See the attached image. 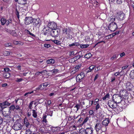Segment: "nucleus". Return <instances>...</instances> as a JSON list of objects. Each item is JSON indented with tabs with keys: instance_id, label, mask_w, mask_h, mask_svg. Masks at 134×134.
Wrapping results in <instances>:
<instances>
[{
	"instance_id": "nucleus-2",
	"label": "nucleus",
	"mask_w": 134,
	"mask_h": 134,
	"mask_svg": "<svg viewBox=\"0 0 134 134\" xmlns=\"http://www.w3.org/2000/svg\"><path fill=\"white\" fill-rule=\"evenodd\" d=\"M33 29L36 28L39 29L41 25V20L39 18L34 19L32 23Z\"/></svg>"
},
{
	"instance_id": "nucleus-45",
	"label": "nucleus",
	"mask_w": 134,
	"mask_h": 134,
	"mask_svg": "<svg viewBox=\"0 0 134 134\" xmlns=\"http://www.w3.org/2000/svg\"><path fill=\"white\" fill-rule=\"evenodd\" d=\"M7 22L6 23V24L7 25H8L9 23H11L12 22V20L11 19H9L7 20H6Z\"/></svg>"
},
{
	"instance_id": "nucleus-62",
	"label": "nucleus",
	"mask_w": 134,
	"mask_h": 134,
	"mask_svg": "<svg viewBox=\"0 0 134 134\" xmlns=\"http://www.w3.org/2000/svg\"><path fill=\"white\" fill-rule=\"evenodd\" d=\"M122 71H121L120 73L119 72H117L115 73L114 74V75L115 76H117L119 75L120 73H122Z\"/></svg>"
},
{
	"instance_id": "nucleus-3",
	"label": "nucleus",
	"mask_w": 134,
	"mask_h": 134,
	"mask_svg": "<svg viewBox=\"0 0 134 134\" xmlns=\"http://www.w3.org/2000/svg\"><path fill=\"white\" fill-rule=\"evenodd\" d=\"M122 100V98L119 94H114L113 96V100L116 104L120 103Z\"/></svg>"
},
{
	"instance_id": "nucleus-13",
	"label": "nucleus",
	"mask_w": 134,
	"mask_h": 134,
	"mask_svg": "<svg viewBox=\"0 0 134 134\" xmlns=\"http://www.w3.org/2000/svg\"><path fill=\"white\" fill-rule=\"evenodd\" d=\"M110 122L109 119V118L105 119L102 122V125L103 126H105V127L107 126L108 125L109 123Z\"/></svg>"
},
{
	"instance_id": "nucleus-17",
	"label": "nucleus",
	"mask_w": 134,
	"mask_h": 134,
	"mask_svg": "<svg viewBox=\"0 0 134 134\" xmlns=\"http://www.w3.org/2000/svg\"><path fill=\"white\" fill-rule=\"evenodd\" d=\"M79 116L76 118L75 117V116H69L68 118V121H71L72 120H73V122L74 121V120L76 119L77 118V117Z\"/></svg>"
},
{
	"instance_id": "nucleus-61",
	"label": "nucleus",
	"mask_w": 134,
	"mask_h": 134,
	"mask_svg": "<svg viewBox=\"0 0 134 134\" xmlns=\"http://www.w3.org/2000/svg\"><path fill=\"white\" fill-rule=\"evenodd\" d=\"M120 56L121 57H122L123 56H124L125 55V53L124 52H123L121 53L120 54Z\"/></svg>"
},
{
	"instance_id": "nucleus-16",
	"label": "nucleus",
	"mask_w": 134,
	"mask_h": 134,
	"mask_svg": "<svg viewBox=\"0 0 134 134\" xmlns=\"http://www.w3.org/2000/svg\"><path fill=\"white\" fill-rule=\"evenodd\" d=\"M24 124L26 127H29V126H30V123L29 122L26 118H25L24 119Z\"/></svg>"
},
{
	"instance_id": "nucleus-20",
	"label": "nucleus",
	"mask_w": 134,
	"mask_h": 134,
	"mask_svg": "<svg viewBox=\"0 0 134 134\" xmlns=\"http://www.w3.org/2000/svg\"><path fill=\"white\" fill-rule=\"evenodd\" d=\"M32 111V116L35 118H36L37 116V113L35 110H33Z\"/></svg>"
},
{
	"instance_id": "nucleus-56",
	"label": "nucleus",
	"mask_w": 134,
	"mask_h": 134,
	"mask_svg": "<svg viewBox=\"0 0 134 134\" xmlns=\"http://www.w3.org/2000/svg\"><path fill=\"white\" fill-rule=\"evenodd\" d=\"M9 70V69L7 68H5L4 69V71L5 72L8 71Z\"/></svg>"
},
{
	"instance_id": "nucleus-43",
	"label": "nucleus",
	"mask_w": 134,
	"mask_h": 134,
	"mask_svg": "<svg viewBox=\"0 0 134 134\" xmlns=\"http://www.w3.org/2000/svg\"><path fill=\"white\" fill-rule=\"evenodd\" d=\"M22 80H23V79L22 78H20L19 79L17 78L16 79L15 81L17 82H21Z\"/></svg>"
},
{
	"instance_id": "nucleus-7",
	"label": "nucleus",
	"mask_w": 134,
	"mask_h": 134,
	"mask_svg": "<svg viewBox=\"0 0 134 134\" xmlns=\"http://www.w3.org/2000/svg\"><path fill=\"white\" fill-rule=\"evenodd\" d=\"M118 19L121 21L123 20L125 18V14L122 11H119L117 13Z\"/></svg>"
},
{
	"instance_id": "nucleus-54",
	"label": "nucleus",
	"mask_w": 134,
	"mask_h": 134,
	"mask_svg": "<svg viewBox=\"0 0 134 134\" xmlns=\"http://www.w3.org/2000/svg\"><path fill=\"white\" fill-rule=\"evenodd\" d=\"M43 88H44L45 87H47L49 84L47 82H45L43 84Z\"/></svg>"
},
{
	"instance_id": "nucleus-40",
	"label": "nucleus",
	"mask_w": 134,
	"mask_h": 134,
	"mask_svg": "<svg viewBox=\"0 0 134 134\" xmlns=\"http://www.w3.org/2000/svg\"><path fill=\"white\" fill-rule=\"evenodd\" d=\"M71 34H68V35L67 36V38L69 39H72V36L71 35Z\"/></svg>"
},
{
	"instance_id": "nucleus-52",
	"label": "nucleus",
	"mask_w": 134,
	"mask_h": 134,
	"mask_svg": "<svg viewBox=\"0 0 134 134\" xmlns=\"http://www.w3.org/2000/svg\"><path fill=\"white\" fill-rule=\"evenodd\" d=\"M44 71H43L41 72H38L36 73V75H40L42 73H43Z\"/></svg>"
},
{
	"instance_id": "nucleus-24",
	"label": "nucleus",
	"mask_w": 134,
	"mask_h": 134,
	"mask_svg": "<svg viewBox=\"0 0 134 134\" xmlns=\"http://www.w3.org/2000/svg\"><path fill=\"white\" fill-rule=\"evenodd\" d=\"M15 108V107L14 105H12L10 106L8 109L10 113H11L10 110L14 111Z\"/></svg>"
},
{
	"instance_id": "nucleus-27",
	"label": "nucleus",
	"mask_w": 134,
	"mask_h": 134,
	"mask_svg": "<svg viewBox=\"0 0 134 134\" xmlns=\"http://www.w3.org/2000/svg\"><path fill=\"white\" fill-rule=\"evenodd\" d=\"M3 106H4L5 105L9 106L10 104V103L8 102L7 101H6L1 103Z\"/></svg>"
},
{
	"instance_id": "nucleus-48",
	"label": "nucleus",
	"mask_w": 134,
	"mask_h": 134,
	"mask_svg": "<svg viewBox=\"0 0 134 134\" xmlns=\"http://www.w3.org/2000/svg\"><path fill=\"white\" fill-rule=\"evenodd\" d=\"M80 104H76V106L74 107H76L77 108V111L80 108Z\"/></svg>"
},
{
	"instance_id": "nucleus-22",
	"label": "nucleus",
	"mask_w": 134,
	"mask_h": 134,
	"mask_svg": "<svg viewBox=\"0 0 134 134\" xmlns=\"http://www.w3.org/2000/svg\"><path fill=\"white\" fill-rule=\"evenodd\" d=\"M130 77L132 79H134V70L131 71L130 74Z\"/></svg>"
},
{
	"instance_id": "nucleus-60",
	"label": "nucleus",
	"mask_w": 134,
	"mask_h": 134,
	"mask_svg": "<svg viewBox=\"0 0 134 134\" xmlns=\"http://www.w3.org/2000/svg\"><path fill=\"white\" fill-rule=\"evenodd\" d=\"M17 42H18L17 45H22L23 44V43L21 41H17Z\"/></svg>"
},
{
	"instance_id": "nucleus-38",
	"label": "nucleus",
	"mask_w": 134,
	"mask_h": 134,
	"mask_svg": "<svg viewBox=\"0 0 134 134\" xmlns=\"http://www.w3.org/2000/svg\"><path fill=\"white\" fill-rule=\"evenodd\" d=\"M53 113V111L50 110H49L48 111V115H49L52 116Z\"/></svg>"
},
{
	"instance_id": "nucleus-33",
	"label": "nucleus",
	"mask_w": 134,
	"mask_h": 134,
	"mask_svg": "<svg viewBox=\"0 0 134 134\" xmlns=\"http://www.w3.org/2000/svg\"><path fill=\"white\" fill-rule=\"evenodd\" d=\"M92 54L91 53H89L86 54L85 56V57L87 58H89L91 56Z\"/></svg>"
},
{
	"instance_id": "nucleus-4",
	"label": "nucleus",
	"mask_w": 134,
	"mask_h": 134,
	"mask_svg": "<svg viewBox=\"0 0 134 134\" xmlns=\"http://www.w3.org/2000/svg\"><path fill=\"white\" fill-rule=\"evenodd\" d=\"M60 32V30L59 29L52 30L51 31V35L53 37H57L59 35Z\"/></svg>"
},
{
	"instance_id": "nucleus-25",
	"label": "nucleus",
	"mask_w": 134,
	"mask_h": 134,
	"mask_svg": "<svg viewBox=\"0 0 134 134\" xmlns=\"http://www.w3.org/2000/svg\"><path fill=\"white\" fill-rule=\"evenodd\" d=\"M1 24L2 25H4L7 22L6 19L3 18H1Z\"/></svg>"
},
{
	"instance_id": "nucleus-53",
	"label": "nucleus",
	"mask_w": 134,
	"mask_h": 134,
	"mask_svg": "<svg viewBox=\"0 0 134 134\" xmlns=\"http://www.w3.org/2000/svg\"><path fill=\"white\" fill-rule=\"evenodd\" d=\"M15 14L16 15H17V17L18 19L19 18V12L18 11L17 9H16V11H15Z\"/></svg>"
},
{
	"instance_id": "nucleus-49",
	"label": "nucleus",
	"mask_w": 134,
	"mask_h": 134,
	"mask_svg": "<svg viewBox=\"0 0 134 134\" xmlns=\"http://www.w3.org/2000/svg\"><path fill=\"white\" fill-rule=\"evenodd\" d=\"M43 86V85H42V84H41L38 87L36 88V90H42L44 88L43 87L42 88V89H41V88L42 87V86Z\"/></svg>"
},
{
	"instance_id": "nucleus-18",
	"label": "nucleus",
	"mask_w": 134,
	"mask_h": 134,
	"mask_svg": "<svg viewBox=\"0 0 134 134\" xmlns=\"http://www.w3.org/2000/svg\"><path fill=\"white\" fill-rule=\"evenodd\" d=\"M3 75L4 77L8 78L10 77V74L8 72H5L3 73Z\"/></svg>"
},
{
	"instance_id": "nucleus-6",
	"label": "nucleus",
	"mask_w": 134,
	"mask_h": 134,
	"mask_svg": "<svg viewBox=\"0 0 134 134\" xmlns=\"http://www.w3.org/2000/svg\"><path fill=\"white\" fill-rule=\"evenodd\" d=\"M15 130H18L21 129L22 126L18 122V121H16L12 127Z\"/></svg>"
},
{
	"instance_id": "nucleus-23",
	"label": "nucleus",
	"mask_w": 134,
	"mask_h": 134,
	"mask_svg": "<svg viewBox=\"0 0 134 134\" xmlns=\"http://www.w3.org/2000/svg\"><path fill=\"white\" fill-rule=\"evenodd\" d=\"M47 64H53L55 62V61L54 60L52 59L48 60L47 61Z\"/></svg>"
},
{
	"instance_id": "nucleus-58",
	"label": "nucleus",
	"mask_w": 134,
	"mask_h": 134,
	"mask_svg": "<svg viewBox=\"0 0 134 134\" xmlns=\"http://www.w3.org/2000/svg\"><path fill=\"white\" fill-rule=\"evenodd\" d=\"M122 2L121 0H117L116 1V3L118 4H121Z\"/></svg>"
},
{
	"instance_id": "nucleus-28",
	"label": "nucleus",
	"mask_w": 134,
	"mask_h": 134,
	"mask_svg": "<svg viewBox=\"0 0 134 134\" xmlns=\"http://www.w3.org/2000/svg\"><path fill=\"white\" fill-rule=\"evenodd\" d=\"M80 45L79 43L78 42H74L72 43V44H69V46L70 47H71L73 46H79Z\"/></svg>"
},
{
	"instance_id": "nucleus-10",
	"label": "nucleus",
	"mask_w": 134,
	"mask_h": 134,
	"mask_svg": "<svg viewBox=\"0 0 134 134\" xmlns=\"http://www.w3.org/2000/svg\"><path fill=\"white\" fill-rule=\"evenodd\" d=\"M34 19L32 17H26L25 19V23L26 25L32 23Z\"/></svg>"
},
{
	"instance_id": "nucleus-34",
	"label": "nucleus",
	"mask_w": 134,
	"mask_h": 134,
	"mask_svg": "<svg viewBox=\"0 0 134 134\" xmlns=\"http://www.w3.org/2000/svg\"><path fill=\"white\" fill-rule=\"evenodd\" d=\"M57 45H60L61 44V42L58 40H55L53 41Z\"/></svg>"
},
{
	"instance_id": "nucleus-32",
	"label": "nucleus",
	"mask_w": 134,
	"mask_h": 134,
	"mask_svg": "<svg viewBox=\"0 0 134 134\" xmlns=\"http://www.w3.org/2000/svg\"><path fill=\"white\" fill-rule=\"evenodd\" d=\"M59 71V70L58 69H54L53 70H51L50 71L52 72L53 74H56Z\"/></svg>"
},
{
	"instance_id": "nucleus-26",
	"label": "nucleus",
	"mask_w": 134,
	"mask_h": 134,
	"mask_svg": "<svg viewBox=\"0 0 134 134\" xmlns=\"http://www.w3.org/2000/svg\"><path fill=\"white\" fill-rule=\"evenodd\" d=\"M94 67H95L94 66H90L88 70L87 71V72L88 73L92 71Z\"/></svg>"
},
{
	"instance_id": "nucleus-21",
	"label": "nucleus",
	"mask_w": 134,
	"mask_h": 134,
	"mask_svg": "<svg viewBox=\"0 0 134 134\" xmlns=\"http://www.w3.org/2000/svg\"><path fill=\"white\" fill-rule=\"evenodd\" d=\"M103 42L104 43H105V42L104 41H101L97 43L95 45L93 46V47L94 48L96 46H97V47H98L99 46H102V44H101V45H99V44L100 43Z\"/></svg>"
},
{
	"instance_id": "nucleus-51",
	"label": "nucleus",
	"mask_w": 134,
	"mask_h": 134,
	"mask_svg": "<svg viewBox=\"0 0 134 134\" xmlns=\"http://www.w3.org/2000/svg\"><path fill=\"white\" fill-rule=\"evenodd\" d=\"M44 45V46L47 48H48L51 47V45L49 44H45Z\"/></svg>"
},
{
	"instance_id": "nucleus-1",
	"label": "nucleus",
	"mask_w": 134,
	"mask_h": 134,
	"mask_svg": "<svg viewBox=\"0 0 134 134\" xmlns=\"http://www.w3.org/2000/svg\"><path fill=\"white\" fill-rule=\"evenodd\" d=\"M103 128L102 126L100 123L99 122L97 123L95 125L94 129L97 132V134H99L101 133L102 132L101 131L104 132L106 129V128L105 127H104V129H102Z\"/></svg>"
},
{
	"instance_id": "nucleus-42",
	"label": "nucleus",
	"mask_w": 134,
	"mask_h": 134,
	"mask_svg": "<svg viewBox=\"0 0 134 134\" xmlns=\"http://www.w3.org/2000/svg\"><path fill=\"white\" fill-rule=\"evenodd\" d=\"M34 101H31L29 104V109H31L32 108V105L33 104Z\"/></svg>"
},
{
	"instance_id": "nucleus-63",
	"label": "nucleus",
	"mask_w": 134,
	"mask_h": 134,
	"mask_svg": "<svg viewBox=\"0 0 134 134\" xmlns=\"http://www.w3.org/2000/svg\"><path fill=\"white\" fill-rule=\"evenodd\" d=\"M25 32L27 35H29V33L30 32L29 30L27 29L25 30Z\"/></svg>"
},
{
	"instance_id": "nucleus-35",
	"label": "nucleus",
	"mask_w": 134,
	"mask_h": 134,
	"mask_svg": "<svg viewBox=\"0 0 134 134\" xmlns=\"http://www.w3.org/2000/svg\"><path fill=\"white\" fill-rule=\"evenodd\" d=\"M118 55V54H114L113 55V56L110 58V60H113L115 59H116L117 58V56Z\"/></svg>"
},
{
	"instance_id": "nucleus-41",
	"label": "nucleus",
	"mask_w": 134,
	"mask_h": 134,
	"mask_svg": "<svg viewBox=\"0 0 134 134\" xmlns=\"http://www.w3.org/2000/svg\"><path fill=\"white\" fill-rule=\"evenodd\" d=\"M6 107H4L1 103H0V111L2 110L4 108H6Z\"/></svg>"
},
{
	"instance_id": "nucleus-15",
	"label": "nucleus",
	"mask_w": 134,
	"mask_h": 134,
	"mask_svg": "<svg viewBox=\"0 0 134 134\" xmlns=\"http://www.w3.org/2000/svg\"><path fill=\"white\" fill-rule=\"evenodd\" d=\"M126 88L127 90L129 91L132 90V88L133 87L132 85L130 82H128L126 83Z\"/></svg>"
},
{
	"instance_id": "nucleus-9",
	"label": "nucleus",
	"mask_w": 134,
	"mask_h": 134,
	"mask_svg": "<svg viewBox=\"0 0 134 134\" xmlns=\"http://www.w3.org/2000/svg\"><path fill=\"white\" fill-rule=\"evenodd\" d=\"M47 26L52 30L57 29V24L53 22L49 23L48 24Z\"/></svg>"
},
{
	"instance_id": "nucleus-46",
	"label": "nucleus",
	"mask_w": 134,
	"mask_h": 134,
	"mask_svg": "<svg viewBox=\"0 0 134 134\" xmlns=\"http://www.w3.org/2000/svg\"><path fill=\"white\" fill-rule=\"evenodd\" d=\"M82 57V56H81L80 55H78L77 56H75L74 58V59H76L77 60L79 59L81 57Z\"/></svg>"
},
{
	"instance_id": "nucleus-11",
	"label": "nucleus",
	"mask_w": 134,
	"mask_h": 134,
	"mask_svg": "<svg viewBox=\"0 0 134 134\" xmlns=\"http://www.w3.org/2000/svg\"><path fill=\"white\" fill-rule=\"evenodd\" d=\"M122 98H125V97H126L127 96L128 93L125 90H121L119 92V94Z\"/></svg>"
},
{
	"instance_id": "nucleus-50",
	"label": "nucleus",
	"mask_w": 134,
	"mask_h": 134,
	"mask_svg": "<svg viewBox=\"0 0 134 134\" xmlns=\"http://www.w3.org/2000/svg\"><path fill=\"white\" fill-rule=\"evenodd\" d=\"M83 78V77H82V76H81V75H80V74L78 75L76 77L77 80L78 79L77 78H78L79 80H80L82 79Z\"/></svg>"
},
{
	"instance_id": "nucleus-14",
	"label": "nucleus",
	"mask_w": 134,
	"mask_h": 134,
	"mask_svg": "<svg viewBox=\"0 0 134 134\" xmlns=\"http://www.w3.org/2000/svg\"><path fill=\"white\" fill-rule=\"evenodd\" d=\"M85 130L86 134H93V129L91 127L87 128Z\"/></svg>"
},
{
	"instance_id": "nucleus-19",
	"label": "nucleus",
	"mask_w": 134,
	"mask_h": 134,
	"mask_svg": "<svg viewBox=\"0 0 134 134\" xmlns=\"http://www.w3.org/2000/svg\"><path fill=\"white\" fill-rule=\"evenodd\" d=\"M47 115H44L42 118V121L43 122L47 123V122L46 119Z\"/></svg>"
},
{
	"instance_id": "nucleus-12",
	"label": "nucleus",
	"mask_w": 134,
	"mask_h": 134,
	"mask_svg": "<svg viewBox=\"0 0 134 134\" xmlns=\"http://www.w3.org/2000/svg\"><path fill=\"white\" fill-rule=\"evenodd\" d=\"M63 33L65 34L66 35L71 34L72 31L71 29L69 28H63L62 29Z\"/></svg>"
},
{
	"instance_id": "nucleus-5",
	"label": "nucleus",
	"mask_w": 134,
	"mask_h": 134,
	"mask_svg": "<svg viewBox=\"0 0 134 134\" xmlns=\"http://www.w3.org/2000/svg\"><path fill=\"white\" fill-rule=\"evenodd\" d=\"M108 27L110 31H114L117 28V26L115 23L112 22L108 25Z\"/></svg>"
},
{
	"instance_id": "nucleus-44",
	"label": "nucleus",
	"mask_w": 134,
	"mask_h": 134,
	"mask_svg": "<svg viewBox=\"0 0 134 134\" xmlns=\"http://www.w3.org/2000/svg\"><path fill=\"white\" fill-rule=\"evenodd\" d=\"M88 119V117H87L84 120L82 123L81 124V125H83L86 122Z\"/></svg>"
},
{
	"instance_id": "nucleus-30",
	"label": "nucleus",
	"mask_w": 134,
	"mask_h": 134,
	"mask_svg": "<svg viewBox=\"0 0 134 134\" xmlns=\"http://www.w3.org/2000/svg\"><path fill=\"white\" fill-rule=\"evenodd\" d=\"M25 134H34V133L30 130L28 129L26 131Z\"/></svg>"
},
{
	"instance_id": "nucleus-57",
	"label": "nucleus",
	"mask_w": 134,
	"mask_h": 134,
	"mask_svg": "<svg viewBox=\"0 0 134 134\" xmlns=\"http://www.w3.org/2000/svg\"><path fill=\"white\" fill-rule=\"evenodd\" d=\"M99 75L98 74H97L95 76L94 78V81H95L97 79Z\"/></svg>"
},
{
	"instance_id": "nucleus-47",
	"label": "nucleus",
	"mask_w": 134,
	"mask_h": 134,
	"mask_svg": "<svg viewBox=\"0 0 134 134\" xmlns=\"http://www.w3.org/2000/svg\"><path fill=\"white\" fill-rule=\"evenodd\" d=\"M4 45L6 47H8L11 46V44L10 43H6Z\"/></svg>"
},
{
	"instance_id": "nucleus-39",
	"label": "nucleus",
	"mask_w": 134,
	"mask_h": 134,
	"mask_svg": "<svg viewBox=\"0 0 134 134\" xmlns=\"http://www.w3.org/2000/svg\"><path fill=\"white\" fill-rule=\"evenodd\" d=\"M10 54V52L7 51H5L4 52V54L5 56H7L9 55Z\"/></svg>"
},
{
	"instance_id": "nucleus-37",
	"label": "nucleus",
	"mask_w": 134,
	"mask_h": 134,
	"mask_svg": "<svg viewBox=\"0 0 134 134\" xmlns=\"http://www.w3.org/2000/svg\"><path fill=\"white\" fill-rule=\"evenodd\" d=\"M109 97V94L108 93L107 94H106L105 96L102 99L103 100H105L107 98H108Z\"/></svg>"
},
{
	"instance_id": "nucleus-64",
	"label": "nucleus",
	"mask_w": 134,
	"mask_h": 134,
	"mask_svg": "<svg viewBox=\"0 0 134 134\" xmlns=\"http://www.w3.org/2000/svg\"><path fill=\"white\" fill-rule=\"evenodd\" d=\"M111 17H110V19L111 20L112 22H113L114 21L115 19V18H111Z\"/></svg>"
},
{
	"instance_id": "nucleus-55",
	"label": "nucleus",
	"mask_w": 134,
	"mask_h": 134,
	"mask_svg": "<svg viewBox=\"0 0 134 134\" xmlns=\"http://www.w3.org/2000/svg\"><path fill=\"white\" fill-rule=\"evenodd\" d=\"M100 107V106L99 105V104L98 103L96 105V109L97 110Z\"/></svg>"
},
{
	"instance_id": "nucleus-31",
	"label": "nucleus",
	"mask_w": 134,
	"mask_h": 134,
	"mask_svg": "<svg viewBox=\"0 0 134 134\" xmlns=\"http://www.w3.org/2000/svg\"><path fill=\"white\" fill-rule=\"evenodd\" d=\"M80 134H86L85 130L81 129L80 131Z\"/></svg>"
},
{
	"instance_id": "nucleus-59",
	"label": "nucleus",
	"mask_w": 134,
	"mask_h": 134,
	"mask_svg": "<svg viewBox=\"0 0 134 134\" xmlns=\"http://www.w3.org/2000/svg\"><path fill=\"white\" fill-rule=\"evenodd\" d=\"M11 34L13 36H15L16 35V33L14 30L13 31Z\"/></svg>"
},
{
	"instance_id": "nucleus-8",
	"label": "nucleus",
	"mask_w": 134,
	"mask_h": 134,
	"mask_svg": "<svg viewBox=\"0 0 134 134\" xmlns=\"http://www.w3.org/2000/svg\"><path fill=\"white\" fill-rule=\"evenodd\" d=\"M114 101L113 100H110L108 103V105L109 107L112 109L115 108L117 106V104L115 102L114 103Z\"/></svg>"
},
{
	"instance_id": "nucleus-36",
	"label": "nucleus",
	"mask_w": 134,
	"mask_h": 134,
	"mask_svg": "<svg viewBox=\"0 0 134 134\" xmlns=\"http://www.w3.org/2000/svg\"><path fill=\"white\" fill-rule=\"evenodd\" d=\"M81 66V64H79V65H77L75 67V68L76 69V71H77L80 68Z\"/></svg>"
},
{
	"instance_id": "nucleus-29",
	"label": "nucleus",
	"mask_w": 134,
	"mask_h": 134,
	"mask_svg": "<svg viewBox=\"0 0 134 134\" xmlns=\"http://www.w3.org/2000/svg\"><path fill=\"white\" fill-rule=\"evenodd\" d=\"M80 47L82 48H86L88 47L89 46L88 44H80Z\"/></svg>"
}]
</instances>
